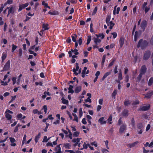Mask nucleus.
Segmentation results:
<instances>
[{"label": "nucleus", "mask_w": 153, "mask_h": 153, "mask_svg": "<svg viewBox=\"0 0 153 153\" xmlns=\"http://www.w3.org/2000/svg\"><path fill=\"white\" fill-rule=\"evenodd\" d=\"M82 122L83 124H86L87 122L85 120V118H84L82 119Z\"/></svg>", "instance_id": "nucleus-50"}, {"label": "nucleus", "mask_w": 153, "mask_h": 153, "mask_svg": "<svg viewBox=\"0 0 153 153\" xmlns=\"http://www.w3.org/2000/svg\"><path fill=\"white\" fill-rule=\"evenodd\" d=\"M112 115H111L109 116V118L108 119V122H109V123L110 124H111L112 123V122H111L112 120Z\"/></svg>", "instance_id": "nucleus-33"}, {"label": "nucleus", "mask_w": 153, "mask_h": 153, "mask_svg": "<svg viewBox=\"0 0 153 153\" xmlns=\"http://www.w3.org/2000/svg\"><path fill=\"white\" fill-rule=\"evenodd\" d=\"M117 90H115L112 94V97L114 98V99H115V96L117 94Z\"/></svg>", "instance_id": "nucleus-29"}, {"label": "nucleus", "mask_w": 153, "mask_h": 153, "mask_svg": "<svg viewBox=\"0 0 153 153\" xmlns=\"http://www.w3.org/2000/svg\"><path fill=\"white\" fill-rule=\"evenodd\" d=\"M7 113H10V114H13V112L12 111H10V110H8V109L6 110L5 113L6 114Z\"/></svg>", "instance_id": "nucleus-58"}, {"label": "nucleus", "mask_w": 153, "mask_h": 153, "mask_svg": "<svg viewBox=\"0 0 153 153\" xmlns=\"http://www.w3.org/2000/svg\"><path fill=\"white\" fill-rule=\"evenodd\" d=\"M73 35V36H71L72 40L73 42H76V38H77V36L76 34H74Z\"/></svg>", "instance_id": "nucleus-20"}, {"label": "nucleus", "mask_w": 153, "mask_h": 153, "mask_svg": "<svg viewBox=\"0 0 153 153\" xmlns=\"http://www.w3.org/2000/svg\"><path fill=\"white\" fill-rule=\"evenodd\" d=\"M47 146H51L52 147H53V146L52 145V143H51L48 142L47 144Z\"/></svg>", "instance_id": "nucleus-61"}, {"label": "nucleus", "mask_w": 153, "mask_h": 153, "mask_svg": "<svg viewBox=\"0 0 153 153\" xmlns=\"http://www.w3.org/2000/svg\"><path fill=\"white\" fill-rule=\"evenodd\" d=\"M48 24H43L42 25V28L44 29L45 30H48L49 29V28L48 27Z\"/></svg>", "instance_id": "nucleus-23"}, {"label": "nucleus", "mask_w": 153, "mask_h": 153, "mask_svg": "<svg viewBox=\"0 0 153 153\" xmlns=\"http://www.w3.org/2000/svg\"><path fill=\"white\" fill-rule=\"evenodd\" d=\"M149 7H146L145 8V11L146 13L147 12L149 11Z\"/></svg>", "instance_id": "nucleus-56"}, {"label": "nucleus", "mask_w": 153, "mask_h": 153, "mask_svg": "<svg viewBox=\"0 0 153 153\" xmlns=\"http://www.w3.org/2000/svg\"><path fill=\"white\" fill-rule=\"evenodd\" d=\"M138 141H136L132 143H130L128 144L127 146L130 148H131L134 147L137 143H138Z\"/></svg>", "instance_id": "nucleus-10"}, {"label": "nucleus", "mask_w": 153, "mask_h": 153, "mask_svg": "<svg viewBox=\"0 0 153 153\" xmlns=\"http://www.w3.org/2000/svg\"><path fill=\"white\" fill-rule=\"evenodd\" d=\"M114 25V24L112 21H111L109 22V25L113 27Z\"/></svg>", "instance_id": "nucleus-63"}, {"label": "nucleus", "mask_w": 153, "mask_h": 153, "mask_svg": "<svg viewBox=\"0 0 153 153\" xmlns=\"http://www.w3.org/2000/svg\"><path fill=\"white\" fill-rule=\"evenodd\" d=\"M9 139H10V141L12 143H13V142H14L15 141V139H14L13 138L10 137Z\"/></svg>", "instance_id": "nucleus-47"}, {"label": "nucleus", "mask_w": 153, "mask_h": 153, "mask_svg": "<svg viewBox=\"0 0 153 153\" xmlns=\"http://www.w3.org/2000/svg\"><path fill=\"white\" fill-rule=\"evenodd\" d=\"M122 114L123 116L127 117L128 115V111L127 110H124L122 112Z\"/></svg>", "instance_id": "nucleus-18"}, {"label": "nucleus", "mask_w": 153, "mask_h": 153, "mask_svg": "<svg viewBox=\"0 0 153 153\" xmlns=\"http://www.w3.org/2000/svg\"><path fill=\"white\" fill-rule=\"evenodd\" d=\"M91 39V36H88L87 41L90 42Z\"/></svg>", "instance_id": "nucleus-57"}, {"label": "nucleus", "mask_w": 153, "mask_h": 153, "mask_svg": "<svg viewBox=\"0 0 153 153\" xmlns=\"http://www.w3.org/2000/svg\"><path fill=\"white\" fill-rule=\"evenodd\" d=\"M87 69V68L86 67H84L83 70L82 71V74H85L86 71Z\"/></svg>", "instance_id": "nucleus-54"}, {"label": "nucleus", "mask_w": 153, "mask_h": 153, "mask_svg": "<svg viewBox=\"0 0 153 153\" xmlns=\"http://www.w3.org/2000/svg\"><path fill=\"white\" fill-rule=\"evenodd\" d=\"M153 94V91H152L150 92L147 93L145 95V97L148 98H150L151 96Z\"/></svg>", "instance_id": "nucleus-17"}, {"label": "nucleus", "mask_w": 153, "mask_h": 153, "mask_svg": "<svg viewBox=\"0 0 153 153\" xmlns=\"http://www.w3.org/2000/svg\"><path fill=\"white\" fill-rule=\"evenodd\" d=\"M97 7H95L94 8V10H93V13H92V15H94V14H95L97 12Z\"/></svg>", "instance_id": "nucleus-40"}, {"label": "nucleus", "mask_w": 153, "mask_h": 153, "mask_svg": "<svg viewBox=\"0 0 153 153\" xmlns=\"http://www.w3.org/2000/svg\"><path fill=\"white\" fill-rule=\"evenodd\" d=\"M73 86L72 85H69V87L68 88V90H69L68 91V93H71L73 94L74 92V91L73 90Z\"/></svg>", "instance_id": "nucleus-15"}, {"label": "nucleus", "mask_w": 153, "mask_h": 153, "mask_svg": "<svg viewBox=\"0 0 153 153\" xmlns=\"http://www.w3.org/2000/svg\"><path fill=\"white\" fill-rule=\"evenodd\" d=\"M105 55H104L103 56L101 63L102 65H103L104 63L105 62Z\"/></svg>", "instance_id": "nucleus-36"}, {"label": "nucleus", "mask_w": 153, "mask_h": 153, "mask_svg": "<svg viewBox=\"0 0 153 153\" xmlns=\"http://www.w3.org/2000/svg\"><path fill=\"white\" fill-rule=\"evenodd\" d=\"M150 107L149 105L143 106L140 108V111H146L148 110Z\"/></svg>", "instance_id": "nucleus-7"}, {"label": "nucleus", "mask_w": 153, "mask_h": 153, "mask_svg": "<svg viewBox=\"0 0 153 153\" xmlns=\"http://www.w3.org/2000/svg\"><path fill=\"white\" fill-rule=\"evenodd\" d=\"M6 117L8 120H10L12 118V116L8 113L6 114Z\"/></svg>", "instance_id": "nucleus-28"}, {"label": "nucleus", "mask_w": 153, "mask_h": 153, "mask_svg": "<svg viewBox=\"0 0 153 153\" xmlns=\"http://www.w3.org/2000/svg\"><path fill=\"white\" fill-rule=\"evenodd\" d=\"M94 42L96 45H97V43L100 42L101 40L98 38H95Z\"/></svg>", "instance_id": "nucleus-30"}, {"label": "nucleus", "mask_w": 153, "mask_h": 153, "mask_svg": "<svg viewBox=\"0 0 153 153\" xmlns=\"http://www.w3.org/2000/svg\"><path fill=\"white\" fill-rule=\"evenodd\" d=\"M79 132L78 131H76L73 134V135L76 137H78L79 134Z\"/></svg>", "instance_id": "nucleus-42"}, {"label": "nucleus", "mask_w": 153, "mask_h": 153, "mask_svg": "<svg viewBox=\"0 0 153 153\" xmlns=\"http://www.w3.org/2000/svg\"><path fill=\"white\" fill-rule=\"evenodd\" d=\"M143 75V74L140 73V74L136 78V80L137 82H139L140 81Z\"/></svg>", "instance_id": "nucleus-19"}, {"label": "nucleus", "mask_w": 153, "mask_h": 153, "mask_svg": "<svg viewBox=\"0 0 153 153\" xmlns=\"http://www.w3.org/2000/svg\"><path fill=\"white\" fill-rule=\"evenodd\" d=\"M85 101L86 102H91V100L89 97H88L87 99L85 100Z\"/></svg>", "instance_id": "nucleus-51"}, {"label": "nucleus", "mask_w": 153, "mask_h": 153, "mask_svg": "<svg viewBox=\"0 0 153 153\" xmlns=\"http://www.w3.org/2000/svg\"><path fill=\"white\" fill-rule=\"evenodd\" d=\"M143 153H148L149 152V150H146L145 149V148L144 147H143Z\"/></svg>", "instance_id": "nucleus-55"}, {"label": "nucleus", "mask_w": 153, "mask_h": 153, "mask_svg": "<svg viewBox=\"0 0 153 153\" xmlns=\"http://www.w3.org/2000/svg\"><path fill=\"white\" fill-rule=\"evenodd\" d=\"M15 11V9L14 7L12 6L10 7V9L8 11V15L10 13L13 14Z\"/></svg>", "instance_id": "nucleus-8"}, {"label": "nucleus", "mask_w": 153, "mask_h": 153, "mask_svg": "<svg viewBox=\"0 0 153 153\" xmlns=\"http://www.w3.org/2000/svg\"><path fill=\"white\" fill-rule=\"evenodd\" d=\"M125 39L123 37H121L120 40L119 42L120 43V46L121 47H122L123 46L124 42Z\"/></svg>", "instance_id": "nucleus-13"}, {"label": "nucleus", "mask_w": 153, "mask_h": 153, "mask_svg": "<svg viewBox=\"0 0 153 153\" xmlns=\"http://www.w3.org/2000/svg\"><path fill=\"white\" fill-rule=\"evenodd\" d=\"M126 125L123 124L122 125L120 128L119 132L120 134H122L126 130Z\"/></svg>", "instance_id": "nucleus-3"}, {"label": "nucleus", "mask_w": 153, "mask_h": 153, "mask_svg": "<svg viewBox=\"0 0 153 153\" xmlns=\"http://www.w3.org/2000/svg\"><path fill=\"white\" fill-rule=\"evenodd\" d=\"M150 52L149 51H146L144 54L143 57V59L144 60H147L150 57Z\"/></svg>", "instance_id": "nucleus-5"}, {"label": "nucleus", "mask_w": 153, "mask_h": 153, "mask_svg": "<svg viewBox=\"0 0 153 153\" xmlns=\"http://www.w3.org/2000/svg\"><path fill=\"white\" fill-rule=\"evenodd\" d=\"M12 80L13 81V84L14 85L16 82V78L15 77H14L12 79Z\"/></svg>", "instance_id": "nucleus-48"}, {"label": "nucleus", "mask_w": 153, "mask_h": 153, "mask_svg": "<svg viewBox=\"0 0 153 153\" xmlns=\"http://www.w3.org/2000/svg\"><path fill=\"white\" fill-rule=\"evenodd\" d=\"M117 65H116L115 67V69L114 70V72L115 74H116L118 72V71L117 70Z\"/></svg>", "instance_id": "nucleus-60"}, {"label": "nucleus", "mask_w": 153, "mask_h": 153, "mask_svg": "<svg viewBox=\"0 0 153 153\" xmlns=\"http://www.w3.org/2000/svg\"><path fill=\"white\" fill-rule=\"evenodd\" d=\"M123 79L122 76V73H119V76H118V80H121Z\"/></svg>", "instance_id": "nucleus-38"}, {"label": "nucleus", "mask_w": 153, "mask_h": 153, "mask_svg": "<svg viewBox=\"0 0 153 153\" xmlns=\"http://www.w3.org/2000/svg\"><path fill=\"white\" fill-rule=\"evenodd\" d=\"M22 55V50L20 48L19 49V56H21Z\"/></svg>", "instance_id": "nucleus-49"}, {"label": "nucleus", "mask_w": 153, "mask_h": 153, "mask_svg": "<svg viewBox=\"0 0 153 153\" xmlns=\"http://www.w3.org/2000/svg\"><path fill=\"white\" fill-rule=\"evenodd\" d=\"M10 61L9 60H8L4 65L3 69L1 71L8 70L10 68Z\"/></svg>", "instance_id": "nucleus-2"}, {"label": "nucleus", "mask_w": 153, "mask_h": 153, "mask_svg": "<svg viewBox=\"0 0 153 153\" xmlns=\"http://www.w3.org/2000/svg\"><path fill=\"white\" fill-rule=\"evenodd\" d=\"M61 100H62V102L64 104H67L68 103V100H66L63 97H62Z\"/></svg>", "instance_id": "nucleus-24"}, {"label": "nucleus", "mask_w": 153, "mask_h": 153, "mask_svg": "<svg viewBox=\"0 0 153 153\" xmlns=\"http://www.w3.org/2000/svg\"><path fill=\"white\" fill-rule=\"evenodd\" d=\"M112 71V70H111L110 71L108 72L107 73H106L104 75V77H106L108 76L109 75L111 74V72Z\"/></svg>", "instance_id": "nucleus-37"}, {"label": "nucleus", "mask_w": 153, "mask_h": 153, "mask_svg": "<svg viewBox=\"0 0 153 153\" xmlns=\"http://www.w3.org/2000/svg\"><path fill=\"white\" fill-rule=\"evenodd\" d=\"M81 89L82 87L81 86H77L74 90V92L76 93H78L81 91Z\"/></svg>", "instance_id": "nucleus-11"}, {"label": "nucleus", "mask_w": 153, "mask_h": 153, "mask_svg": "<svg viewBox=\"0 0 153 153\" xmlns=\"http://www.w3.org/2000/svg\"><path fill=\"white\" fill-rule=\"evenodd\" d=\"M12 52H13V51L16 50V49L17 47L16 45H14V44L12 45Z\"/></svg>", "instance_id": "nucleus-43"}, {"label": "nucleus", "mask_w": 153, "mask_h": 153, "mask_svg": "<svg viewBox=\"0 0 153 153\" xmlns=\"http://www.w3.org/2000/svg\"><path fill=\"white\" fill-rule=\"evenodd\" d=\"M64 146L66 148L69 149L71 147V145L69 143H66L64 144Z\"/></svg>", "instance_id": "nucleus-34"}, {"label": "nucleus", "mask_w": 153, "mask_h": 153, "mask_svg": "<svg viewBox=\"0 0 153 153\" xmlns=\"http://www.w3.org/2000/svg\"><path fill=\"white\" fill-rule=\"evenodd\" d=\"M148 44L147 41L141 39L139 40L137 47L138 48L140 47L142 49H143Z\"/></svg>", "instance_id": "nucleus-1"}, {"label": "nucleus", "mask_w": 153, "mask_h": 153, "mask_svg": "<svg viewBox=\"0 0 153 153\" xmlns=\"http://www.w3.org/2000/svg\"><path fill=\"white\" fill-rule=\"evenodd\" d=\"M104 36H105L103 33L100 34L98 35V37H101V38L102 39L104 38Z\"/></svg>", "instance_id": "nucleus-52"}, {"label": "nucleus", "mask_w": 153, "mask_h": 153, "mask_svg": "<svg viewBox=\"0 0 153 153\" xmlns=\"http://www.w3.org/2000/svg\"><path fill=\"white\" fill-rule=\"evenodd\" d=\"M114 131V128H111L109 130V132L111 134H112L113 131Z\"/></svg>", "instance_id": "nucleus-59"}, {"label": "nucleus", "mask_w": 153, "mask_h": 153, "mask_svg": "<svg viewBox=\"0 0 153 153\" xmlns=\"http://www.w3.org/2000/svg\"><path fill=\"white\" fill-rule=\"evenodd\" d=\"M131 124L133 127H135V121L133 117L132 118L131 120Z\"/></svg>", "instance_id": "nucleus-32"}, {"label": "nucleus", "mask_w": 153, "mask_h": 153, "mask_svg": "<svg viewBox=\"0 0 153 153\" xmlns=\"http://www.w3.org/2000/svg\"><path fill=\"white\" fill-rule=\"evenodd\" d=\"M104 117H102L99 119L98 122L100 123L101 125L105 124L106 123V121L104 120Z\"/></svg>", "instance_id": "nucleus-9"}, {"label": "nucleus", "mask_w": 153, "mask_h": 153, "mask_svg": "<svg viewBox=\"0 0 153 153\" xmlns=\"http://www.w3.org/2000/svg\"><path fill=\"white\" fill-rule=\"evenodd\" d=\"M71 51L72 52H74V54L76 55H77L79 54V52H77L78 50L75 48L74 50L71 49Z\"/></svg>", "instance_id": "nucleus-26"}, {"label": "nucleus", "mask_w": 153, "mask_h": 153, "mask_svg": "<svg viewBox=\"0 0 153 153\" xmlns=\"http://www.w3.org/2000/svg\"><path fill=\"white\" fill-rule=\"evenodd\" d=\"M60 145H58L56 146L55 148V151L56 152V153H61V148Z\"/></svg>", "instance_id": "nucleus-16"}, {"label": "nucleus", "mask_w": 153, "mask_h": 153, "mask_svg": "<svg viewBox=\"0 0 153 153\" xmlns=\"http://www.w3.org/2000/svg\"><path fill=\"white\" fill-rule=\"evenodd\" d=\"M41 135V134L40 133H39L38 135L36 136L35 137V141L36 143H37L38 141V140L40 138V136Z\"/></svg>", "instance_id": "nucleus-21"}, {"label": "nucleus", "mask_w": 153, "mask_h": 153, "mask_svg": "<svg viewBox=\"0 0 153 153\" xmlns=\"http://www.w3.org/2000/svg\"><path fill=\"white\" fill-rule=\"evenodd\" d=\"M113 35V38H115L117 36V33L116 32H113L111 33Z\"/></svg>", "instance_id": "nucleus-45"}, {"label": "nucleus", "mask_w": 153, "mask_h": 153, "mask_svg": "<svg viewBox=\"0 0 153 153\" xmlns=\"http://www.w3.org/2000/svg\"><path fill=\"white\" fill-rule=\"evenodd\" d=\"M153 82V77H151L149 79L148 84L149 85H151Z\"/></svg>", "instance_id": "nucleus-27"}, {"label": "nucleus", "mask_w": 153, "mask_h": 153, "mask_svg": "<svg viewBox=\"0 0 153 153\" xmlns=\"http://www.w3.org/2000/svg\"><path fill=\"white\" fill-rule=\"evenodd\" d=\"M137 128L140 129H141L143 127V125L142 123H138L137 125Z\"/></svg>", "instance_id": "nucleus-31"}, {"label": "nucleus", "mask_w": 153, "mask_h": 153, "mask_svg": "<svg viewBox=\"0 0 153 153\" xmlns=\"http://www.w3.org/2000/svg\"><path fill=\"white\" fill-rule=\"evenodd\" d=\"M140 35L138 32L136 31L135 32V35L134 36V40L135 42H136L137 39H138Z\"/></svg>", "instance_id": "nucleus-12"}, {"label": "nucleus", "mask_w": 153, "mask_h": 153, "mask_svg": "<svg viewBox=\"0 0 153 153\" xmlns=\"http://www.w3.org/2000/svg\"><path fill=\"white\" fill-rule=\"evenodd\" d=\"M111 19V16L110 15H108L106 19V22L108 26L109 25V22Z\"/></svg>", "instance_id": "nucleus-14"}, {"label": "nucleus", "mask_w": 153, "mask_h": 153, "mask_svg": "<svg viewBox=\"0 0 153 153\" xmlns=\"http://www.w3.org/2000/svg\"><path fill=\"white\" fill-rule=\"evenodd\" d=\"M48 13L52 15H57L59 14V13L57 11H53V12H49Z\"/></svg>", "instance_id": "nucleus-25"}, {"label": "nucleus", "mask_w": 153, "mask_h": 153, "mask_svg": "<svg viewBox=\"0 0 153 153\" xmlns=\"http://www.w3.org/2000/svg\"><path fill=\"white\" fill-rule=\"evenodd\" d=\"M92 26H93V24H92V23H91V24L90 26V31L91 32H93V29Z\"/></svg>", "instance_id": "nucleus-53"}, {"label": "nucleus", "mask_w": 153, "mask_h": 153, "mask_svg": "<svg viewBox=\"0 0 153 153\" xmlns=\"http://www.w3.org/2000/svg\"><path fill=\"white\" fill-rule=\"evenodd\" d=\"M47 136H44L42 142H47L49 139H47Z\"/></svg>", "instance_id": "nucleus-41"}, {"label": "nucleus", "mask_w": 153, "mask_h": 153, "mask_svg": "<svg viewBox=\"0 0 153 153\" xmlns=\"http://www.w3.org/2000/svg\"><path fill=\"white\" fill-rule=\"evenodd\" d=\"M150 43L152 45H153V35L152 36L150 40Z\"/></svg>", "instance_id": "nucleus-64"}, {"label": "nucleus", "mask_w": 153, "mask_h": 153, "mask_svg": "<svg viewBox=\"0 0 153 153\" xmlns=\"http://www.w3.org/2000/svg\"><path fill=\"white\" fill-rule=\"evenodd\" d=\"M7 57V54L5 53H3L1 57L2 62H3L4 60Z\"/></svg>", "instance_id": "nucleus-22"}, {"label": "nucleus", "mask_w": 153, "mask_h": 153, "mask_svg": "<svg viewBox=\"0 0 153 153\" xmlns=\"http://www.w3.org/2000/svg\"><path fill=\"white\" fill-rule=\"evenodd\" d=\"M82 40L81 38H79V42H78L79 45H80L82 44Z\"/></svg>", "instance_id": "nucleus-62"}, {"label": "nucleus", "mask_w": 153, "mask_h": 153, "mask_svg": "<svg viewBox=\"0 0 153 153\" xmlns=\"http://www.w3.org/2000/svg\"><path fill=\"white\" fill-rule=\"evenodd\" d=\"M146 24L147 22L146 20L143 21L141 24L140 26L141 28L143 30V31H144L145 29Z\"/></svg>", "instance_id": "nucleus-6"}, {"label": "nucleus", "mask_w": 153, "mask_h": 153, "mask_svg": "<svg viewBox=\"0 0 153 153\" xmlns=\"http://www.w3.org/2000/svg\"><path fill=\"white\" fill-rule=\"evenodd\" d=\"M87 148V144L85 143H84V144L83 145V148H82L80 149L82 150L83 148H84L85 149H86Z\"/></svg>", "instance_id": "nucleus-39"}, {"label": "nucleus", "mask_w": 153, "mask_h": 153, "mask_svg": "<svg viewBox=\"0 0 153 153\" xmlns=\"http://www.w3.org/2000/svg\"><path fill=\"white\" fill-rule=\"evenodd\" d=\"M26 136L25 134L23 138V140L22 142V145H23L24 143L26 141Z\"/></svg>", "instance_id": "nucleus-35"}, {"label": "nucleus", "mask_w": 153, "mask_h": 153, "mask_svg": "<svg viewBox=\"0 0 153 153\" xmlns=\"http://www.w3.org/2000/svg\"><path fill=\"white\" fill-rule=\"evenodd\" d=\"M129 101L128 100L124 102V105H128L130 104Z\"/></svg>", "instance_id": "nucleus-44"}, {"label": "nucleus", "mask_w": 153, "mask_h": 153, "mask_svg": "<svg viewBox=\"0 0 153 153\" xmlns=\"http://www.w3.org/2000/svg\"><path fill=\"white\" fill-rule=\"evenodd\" d=\"M46 126L45 127V128L44 129V131L46 132L47 131V129L48 128L49 126V124L48 123H46Z\"/></svg>", "instance_id": "nucleus-46"}, {"label": "nucleus", "mask_w": 153, "mask_h": 153, "mask_svg": "<svg viewBox=\"0 0 153 153\" xmlns=\"http://www.w3.org/2000/svg\"><path fill=\"white\" fill-rule=\"evenodd\" d=\"M146 66L144 65L142 66L140 70V73L143 75L146 72Z\"/></svg>", "instance_id": "nucleus-4"}]
</instances>
